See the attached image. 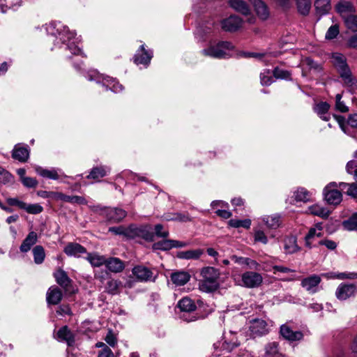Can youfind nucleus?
Wrapping results in <instances>:
<instances>
[{
	"mask_svg": "<svg viewBox=\"0 0 357 357\" xmlns=\"http://www.w3.org/2000/svg\"><path fill=\"white\" fill-rule=\"evenodd\" d=\"M49 35V40L54 43L55 47H62L68 50L73 54L78 55L82 53L80 48L75 44L76 33L70 31L68 26L61 22H53L46 28Z\"/></svg>",
	"mask_w": 357,
	"mask_h": 357,
	"instance_id": "obj_1",
	"label": "nucleus"
},
{
	"mask_svg": "<svg viewBox=\"0 0 357 357\" xmlns=\"http://www.w3.org/2000/svg\"><path fill=\"white\" fill-rule=\"evenodd\" d=\"M331 60L344 83L347 86H353L356 83V79L352 76L345 56L342 54L335 52L332 54Z\"/></svg>",
	"mask_w": 357,
	"mask_h": 357,
	"instance_id": "obj_2",
	"label": "nucleus"
},
{
	"mask_svg": "<svg viewBox=\"0 0 357 357\" xmlns=\"http://www.w3.org/2000/svg\"><path fill=\"white\" fill-rule=\"evenodd\" d=\"M201 275L203 277L199 283V289L204 292H212L216 290L219 286L218 279L220 273L213 267H205L202 268Z\"/></svg>",
	"mask_w": 357,
	"mask_h": 357,
	"instance_id": "obj_3",
	"label": "nucleus"
},
{
	"mask_svg": "<svg viewBox=\"0 0 357 357\" xmlns=\"http://www.w3.org/2000/svg\"><path fill=\"white\" fill-rule=\"evenodd\" d=\"M89 81H95L98 84H102L106 90H111L114 93L120 92L123 87L114 78L100 74L96 70L90 71L86 75Z\"/></svg>",
	"mask_w": 357,
	"mask_h": 357,
	"instance_id": "obj_4",
	"label": "nucleus"
},
{
	"mask_svg": "<svg viewBox=\"0 0 357 357\" xmlns=\"http://www.w3.org/2000/svg\"><path fill=\"white\" fill-rule=\"evenodd\" d=\"M93 211L98 212L104 216L109 222L116 223L123 220L127 215V212L120 208L102 207L100 206H93Z\"/></svg>",
	"mask_w": 357,
	"mask_h": 357,
	"instance_id": "obj_5",
	"label": "nucleus"
},
{
	"mask_svg": "<svg viewBox=\"0 0 357 357\" xmlns=\"http://www.w3.org/2000/svg\"><path fill=\"white\" fill-rule=\"evenodd\" d=\"M234 48L232 44L228 41H220L216 44H210L208 48L204 49L202 53L215 59H223L227 56V51Z\"/></svg>",
	"mask_w": 357,
	"mask_h": 357,
	"instance_id": "obj_6",
	"label": "nucleus"
},
{
	"mask_svg": "<svg viewBox=\"0 0 357 357\" xmlns=\"http://www.w3.org/2000/svg\"><path fill=\"white\" fill-rule=\"evenodd\" d=\"M339 184L336 182H331L324 189V199L328 204L337 205L342 199L341 192L337 190Z\"/></svg>",
	"mask_w": 357,
	"mask_h": 357,
	"instance_id": "obj_7",
	"label": "nucleus"
},
{
	"mask_svg": "<svg viewBox=\"0 0 357 357\" xmlns=\"http://www.w3.org/2000/svg\"><path fill=\"white\" fill-rule=\"evenodd\" d=\"M243 285L248 288L258 287L263 281V278L260 273L252 271H247L243 273L241 276Z\"/></svg>",
	"mask_w": 357,
	"mask_h": 357,
	"instance_id": "obj_8",
	"label": "nucleus"
},
{
	"mask_svg": "<svg viewBox=\"0 0 357 357\" xmlns=\"http://www.w3.org/2000/svg\"><path fill=\"white\" fill-rule=\"evenodd\" d=\"M280 333L284 340L289 342L301 341L304 337L302 331H294L288 324H282L280 326Z\"/></svg>",
	"mask_w": 357,
	"mask_h": 357,
	"instance_id": "obj_9",
	"label": "nucleus"
},
{
	"mask_svg": "<svg viewBox=\"0 0 357 357\" xmlns=\"http://www.w3.org/2000/svg\"><path fill=\"white\" fill-rule=\"evenodd\" d=\"M132 273L135 278L140 282H154L156 278L151 269L141 265L135 266Z\"/></svg>",
	"mask_w": 357,
	"mask_h": 357,
	"instance_id": "obj_10",
	"label": "nucleus"
},
{
	"mask_svg": "<svg viewBox=\"0 0 357 357\" xmlns=\"http://www.w3.org/2000/svg\"><path fill=\"white\" fill-rule=\"evenodd\" d=\"M357 286L354 284L341 283L335 291V296L340 301H345L354 296Z\"/></svg>",
	"mask_w": 357,
	"mask_h": 357,
	"instance_id": "obj_11",
	"label": "nucleus"
},
{
	"mask_svg": "<svg viewBox=\"0 0 357 357\" xmlns=\"http://www.w3.org/2000/svg\"><path fill=\"white\" fill-rule=\"evenodd\" d=\"M251 335L253 337L262 336L268 333V328L267 323L259 319H254L250 326Z\"/></svg>",
	"mask_w": 357,
	"mask_h": 357,
	"instance_id": "obj_12",
	"label": "nucleus"
},
{
	"mask_svg": "<svg viewBox=\"0 0 357 357\" xmlns=\"http://www.w3.org/2000/svg\"><path fill=\"white\" fill-rule=\"evenodd\" d=\"M243 20L236 15H231L221 21V27L225 31L233 32L238 30L242 24Z\"/></svg>",
	"mask_w": 357,
	"mask_h": 357,
	"instance_id": "obj_13",
	"label": "nucleus"
},
{
	"mask_svg": "<svg viewBox=\"0 0 357 357\" xmlns=\"http://www.w3.org/2000/svg\"><path fill=\"white\" fill-rule=\"evenodd\" d=\"M153 57L152 51L145 50L144 45H142L134 56V61L136 64L148 66Z\"/></svg>",
	"mask_w": 357,
	"mask_h": 357,
	"instance_id": "obj_14",
	"label": "nucleus"
},
{
	"mask_svg": "<svg viewBox=\"0 0 357 357\" xmlns=\"http://www.w3.org/2000/svg\"><path fill=\"white\" fill-rule=\"evenodd\" d=\"M322 229L321 223H317L314 227L310 229L308 233L305 237V245L307 248H312L313 246H315L313 243L315 238L322 236Z\"/></svg>",
	"mask_w": 357,
	"mask_h": 357,
	"instance_id": "obj_15",
	"label": "nucleus"
},
{
	"mask_svg": "<svg viewBox=\"0 0 357 357\" xmlns=\"http://www.w3.org/2000/svg\"><path fill=\"white\" fill-rule=\"evenodd\" d=\"M185 245V243L181 241L165 239L153 243V248L154 250H169L173 248H182Z\"/></svg>",
	"mask_w": 357,
	"mask_h": 357,
	"instance_id": "obj_16",
	"label": "nucleus"
},
{
	"mask_svg": "<svg viewBox=\"0 0 357 357\" xmlns=\"http://www.w3.org/2000/svg\"><path fill=\"white\" fill-rule=\"evenodd\" d=\"M321 278L319 275H312L304 278L301 281V285L307 291L314 294L317 291V287L321 282Z\"/></svg>",
	"mask_w": 357,
	"mask_h": 357,
	"instance_id": "obj_17",
	"label": "nucleus"
},
{
	"mask_svg": "<svg viewBox=\"0 0 357 357\" xmlns=\"http://www.w3.org/2000/svg\"><path fill=\"white\" fill-rule=\"evenodd\" d=\"M54 277L57 284L63 287L66 291H70L72 283L71 279L68 276L66 271L59 268L54 273Z\"/></svg>",
	"mask_w": 357,
	"mask_h": 357,
	"instance_id": "obj_18",
	"label": "nucleus"
},
{
	"mask_svg": "<svg viewBox=\"0 0 357 357\" xmlns=\"http://www.w3.org/2000/svg\"><path fill=\"white\" fill-rule=\"evenodd\" d=\"M63 252L70 257H79L86 253V249L77 243H69L63 249Z\"/></svg>",
	"mask_w": 357,
	"mask_h": 357,
	"instance_id": "obj_19",
	"label": "nucleus"
},
{
	"mask_svg": "<svg viewBox=\"0 0 357 357\" xmlns=\"http://www.w3.org/2000/svg\"><path fill=\"white\" fill-rule=\"evenodd\" d=\"M253 5L258 17L262 20H266L269 17V10L267 6L262 0H250Z\"/></svg>",
	"mask_w": 357,
	"mask_h": 357,
	"instance_id": "obj_20",
	"label": "nucleus"
},
{
	"mask_svg": "<svg viewBox=\"0 0 357 357\" xmlns=\"http://www.w3.org/2000/svg\"><path fill=\"white\" fill-rule=\"evenodd\" d=\"M63 294L57 287H51L47 292V302L48 304L57 305L62 299Z\"/></svg>",
	"mask_w": 357,
	"mask_h": 357,
	"instance_id": "obj_21",
	"label": "nucleus"
},
{
	"mask_svg": "<svg viewBox=\"0 0 357 357\" xmlns=\"http://www.w3.org/2000/svg\"><path fill=\"white\" fill-rule=\"evenodd\" d=\"M12 157L20 162H26L29 158V151L27 147L17 144L13 150Z\"/></svg>",
	"mask_w": 357,
	"mask_h": 357,
	"instance_id": "obj_22",
	"label": "nucleus"
},
{
	"mask_svg": "<svg viewBox=\"0 0 357 357\" xmlns=\"http://www.w3.org/2000/svg\"><path fill=\"white\" fill-rule=\"evenodd\" d=\"M38 241V234L36 232L32 231H30L24 240L22 241L20 250L22 252H27L35 245Z\"/></svg>",
	"mask_w": 357,
	"mask_h": 357,
	"instance_id": "obj_23",
	"label": "nucleus"
},
{
	"mask_svg": "<svg viewBox=\"0 0 357 357\" xmlns=\"http://www.w3.org/2000/svg\"><path fill=\"white\" fill-rule=\"evenodd\" d=\"M105 266L109 271L113 273H120L125 268L123 262L116 257H111L106 259Z\"/></svg>",
	"mask_w": 357,
	"mask_h": 357,
	"instance_id": "obj_24",
	"label": "nucleus"
},
{
	"mask_svg": "<svg viewBox=\"0 0 357 357\" xmlns=\"http://www.w3.org/2000/svg\"><path fill=\"white\" fill-rule=\"evenodd\" d=\"M190 279V274L185 271H177L171 274V280L176 286L185 284Z\"/></svg>",
	"mask_w": 357,
	"mask_h": 357,
	"instance_id": "obj_25",
	"label": "nucleus"
},
{
	"mask_svg": "<svg viewBox=\"0 0 357 357\" xmlns=\"http://www.w3.org/2000/svg\"><path fill=\"white\" fill-rule=\"evenodd\" d=\"M229 3L231 8L242 15H248L250 13L248 5L243 0H229Z\"/></svg>",
	"mask_w": 357,
	"mask_h": 357,
	"instance_id": "obj_26",
	"label": "nucleus"
},
{
	"mask_svg": "<svg viewBox=\"0 0 357 357\" xmlns=\"http://www.w3.org/2000/svg\"><path fill=\"white\" fill-rule=\"evenodd\" d=\"M58 337L65 341L68 346H72L75 343V337L68 326L61 327L57 332Z\"/></svg>",
	"mask_w": 357,
	"mask_h": 357,
	"instance_id": "obj_27",
	"label": "nucleus"
},
{
	"mask_svg": "<svg viewBox=\"0 0 357 357\" xmlns=\"http://www.w3.org/2000/svg\"><path fill=\"white\" fill-rule=\"evenodd\" d=\"M330 105L326 102H321L317 104L314 108V112L324 121H328L331 116L328 114Z\"/></svg>",
	"mask_w": 357,
	"mask_h": 357,
	"instance_id": "obj_28",
	"label": "nucleus"
},
{
	"mask_svg": "<svg viewBox=\"0 0 357 357\" xmlns=\"http://www.w3.org/2000/svg\"><path fill=\"white\" fill-rule=\"evenodd\" d=\"M177 307L181 310V311L185 313H190L196 310L195 303L188 297H184L181 299L178 302Z\"/></svg>",
	"mask_w": 357,
	"mask_h": 357,
	"instance_id": "obj_29",
	"label": "nucleus"
},
{
	"mask_svg": "<svg viewBox=\"0 0 357 357\" xmlns=\"http://www.w3.org/2000/svg\"><path fill=\"white\" fill-rule=\"evenodd\" d=\"M264 349L265 353L263 357H285L280 352L278 343L275 342L268 343Z\"/></svg>",
	"mask_w": 357,
	"mask_h": 357,
	"instance_id": "obj_30",
	"label": "nucleus"
},
{
	"mask_svg": "<svg viewBox=\"0 0 357 357\" xmlns=\"http://www.w3.org/2000/svg\"><path fill=\"white\" fill-rule=\"evenodd\" d=\"M284 248L286 253L293 254L299 250L296 238L294 236H287L284 240Z\"/></svg>",
	"mask_w": 357,
	"mask_h": 357,
	"instance_id": "obj_31",
	"label": "nucleus"
},
{
	"mask_svg": "<svg viewBox=\"0 0 357 357\" xmlns=\"http://www.w3.org/2000/svg\"><path fill=\"white\" fill-rule=\"evenodd\" d=\"M133 237L135 236H138L142 237L146 241H153L154 240V234L146 227H140V228H133L132 231Z\"/></svg>",
	"mask_w": 357,
	"mask_h": 357,
	"instance_id": "obj_32",
	"label": "nucleus"
},
{
	"mask_svg": "<svg viewBox=\"0 0 357 357\" xmlns=\"http://www.w3.org/2000/svg\"><path fill=\"white\" fill-rule=\"evenodd\" d=\"M36 172L40 176L52 180H57L59 178L58 170L56 169H44L41 167L37 166L35 167Z\"/></svg>",
	"mask_w": 357,
	"mask_h": 357,
	"instance_id": "obj_33",
	"label": "nucleus"
},
{
	"mask_svg": "<svg viewBox=\"0 0 357 357\" xmlns=\"http://www.w3.org/2000/svg\"><path fill=\"white\" fill-rule=\"evenodd\" d=\"M336 10L344 18L349 13H354L355 9L353 4L349 1H342L336 5Z\"/></svg>",
	"mask_w": 357,
	"mask_h": 357,
	"instance_id": "obj_34",
	"label": "nucleus"
},
{
	"mask_svg": "<svg viewBox=\"0 0 357 357\" xmlns=\"http://www.w3.org/2000/svg\"><path fill=\"white\" fill-rule=\"evenodd\" d=\"M316 12L320 16L327 14L331 8V0H316L314 2Z\"/></svg>",
	"mask_w": 357,
	"mask_h": 357,
	"instance_id": "obj_35",
	"label": "nucleus"
},
{
	"mask_svg": "<svg viewBox=\"0 0 357 357\" xmlns=\"http://www.w3.org/2000/svg\"><path fill=\"white\" fill-rule=\"evenodd\" d=\"M231 259L238 264L248 266L250 269L259 270V264L255 260L235 255L231 257Z\"/></svg>",
	"mask_w": 357,
	"mask_h": 357,
	"instance_id": "obj_36",
	"label": "nucleus"
},
{
	"mask_svg": "<svg viewBox=\"0 0 357 357\" xmlns=\"http://www.w3.org/2000/svg\"><path fill=\"white\" fill-rule=\"evenodd\" d=\"M108 231L116 235H122L128 238H133V227L131 226L128 228H126L123 226L112 227H109Z\"/></svg>",
	"mask_w": 357,
	"mask_h": 357,
	"instance_id": "obj_37",
	"label": "nucleus"
},
{
	"mask_svg": "<svg viewBox=\"0 0 357 357\" xmlns=\"http://www.w3.org/2000/svg\"><path fill=\"white\" fill-rule=\"evenodd\" d=\"M108 172H109V168L107 167H93L90 172V174L87 176V178L98 179L105 176Z\"/></svg>",
	"mask_w": 357,
	"mask_h": 357,
	"instance_id": "obj_38",
	"label": "nucleus"
},
{
	"mask_svg": "<svg viewBox=\"0 0 357 357\" xmlns=\"http://www.w3.org/2000/svg\"><path fill=\"white\" fill-rule=\"evenodd\" d=\"M239 345L240 342L238 340H224L222 342H217L214 344V347L215 349L218 348V347H220L222 350L225 351L227 352H231Z\"/></svg>",
	"mask_w": 357,
	"mask_h": 357,
	"instance_id": "obj_39",
	"label": "nucleus"
},
{
	"mask_svg": "<svg viewBox=\"0 0 357 357\" xmlns=\"http://www.w3.org/2000/svg\"><path fill=\"white\" fill-rule=\"evenodd\" d=\"M86 259L94 267H100L106 263V259L96 253H89Z\"/></svg>",
	"mask_w": 357,
	"mask_h": 357,
	"instance_id": "obj_40",
	"label": "nucleus"
},
{
	"mask_svg": "<svg viewBox=\"0 0 357 357\" xmlns=\"http://www.w3.org/2000/svg\"><path fill=\"white\" fill-rule=\"evenodd\" d=\"M295 1L299 13L303 15H308L312 6L311 0H295Z\"/></svg>",
	"mask_w": 357,
	"mask_h": 357,
	"instance_id": "obj_41",
	"label": "nucleus"
},
{
	"mask_svg": "<svg viewBox=\"0 0 357 357\" xmlns=\"http://www.w3.org/2000/svg\"><path fill=\"white\" fill-rule=\"evenodd\" d=\"M33 255L34 262L36 264H40L44 261L45 257V252L43 247L42 245H36L33 248Z\"/></svg>",
	"mask_w": 357,
	"mask_h": 357,
	"instance_id": "obj_42",
	"label": "nucleus"
},
{
	"mask_svg": "<svg viewBox=\"0 0 357 357\" xmlns=\"http://www.w3.org/2000/svg\"><path fill=\"white\" fill-rule=\"evenodd\" d=\"M262 220L271 229H276L280 225V217L278 215L264 216Z\"/></svg>",
	"mask_w": 357,
	"mask_h": 357,
	"instance_id": "obj_43",
	"label": "nucleus"
},
{
	"mask_svg": "<svg viewBox=\"0 0 357 357\" xmlns=\"http://www.w3.org/2000/svg\"><path fill=\"white\" fill-rule=\"evenodd\" d=\"M121 284L122 283L121 281L110 279L107 282L105 286L106 291L112 295L116 294L119 293V289Z\"/></svg>",
	"mask_w": 357,
	"mask_h": 357,
	"instance_id": "obj_44",
	"label": "nucleus"
},
{
	"mask_svg": "<svg viewBox=\"0 0 357 357\" xmlns=\"http://www.w3.org/2000/svg\"><path fill=\"white\" fill-rule=\"evenodd\" d=\"M339 188L341 190H347L346 193L353 197H357V183L351 184L347 183H339Z\"/></svg>",
	"mask_w": 357,
	"mask_h": 357,
	"instance_id": "obj_45",
	"label": "nucleus"
},
{
	"mask_svg": "<svg viewBox=\"0 0 357 357\" xmlns=\"http://www.w3.org/2000/svg\"><path fill=\"white\" fill-rule=\"evenodd\" d=\"M294 196L296 201L307 202L310 200L311 193L303 188H299L294 192Z\"/></svg>",
	"mask_w": 357,
	"mask_h": 357,
	"instance_id": "obj_46",
	"label": "nucleus"
},
{
	"mask_svg": "<svg viewBox=\"0 0 357 357\" xmlns=\"http://www.w3.org/2000/svg\"><path fill=\"white\" fill-rule=\"evenodd\" d=\"M343 20L347 29L354 32H357V15L350 14L344 16Z\"/></svg>",
	"mask_w": 357,
	"mask_h": 357,
	"instance_id": "obj_47",
	"label": "nucleus"
},
{
	"mask_svg": "<svg viewBox=\"0 0 357 357\" xmlns=\"http://www.w3.org/2000/svg\"><path fill=\"white\" fill-rule=\"evenodd\" d=\"M308 211L312 215L324 218H328L329 215L328 210L317 204L309 207Z\"/></svg>",
	"mask_w": 357,
	"mask_h": 357,
	"instance_id": "obj_48",
	"label": "nucleus"
},
{
	"mask_svg": "<svg viewBox=\"0 0 357 357\" xmlns=\"http://www.w3.org/2000/svg\"><path fill=\"white\" fill-rule=\"evenodd\" d=\"M202 254V251L200 250H188L179 252L177 255L180 259H198Z\"/></svg>",
	"mask_w": 357,
	"mask_h": 357,
	"instance_id": "obj_49",
	"label": "nucleus"
},
{
	"mask_svg": "<svg viewBox=\"0 0 357 357\" xmlns=\"http://www.w3.org/2000/svg\"><path fill=\"white\" fill-rule=\"evenodd\" d=\"M229 225L234 228L243 227L245 229H249L251 225V220L250 219H245L243 220L231 219L229 221Z\"/></svg>",
	"mask_w": 357,
	"mask_h": 357,
	"instance_id": "obj_50",
	"label": "nucleus"
},
{
	"mask_svg": "<svg viewBox=\"0 0 357 357\" xmlns=\"http://www.w3.org/2000/svg\"><path fill=\"white\" fill-rule=\"evenodd\" d=\"M343 226L349 231L357 230V213L353 214L348 220H344Z\"/></svg>",
	"mask_w": 357,
	"mask_h": 357,
	"instance_id": "obj_51",
	"label": "nucleus"
},
{
	"mask_svg": "<svg viewBox=\"0 0 357 357\" xmlns=\"http://www.w3.org/2000/svg\"><path fill=\"white\" fill-rule=\"evenodd\" d=\"M166 220H178L181 222H188L191 220V218L188 213H174L172 215H166L165 216Z\"/></svg>",
	"mask_w": 357,
	"mask_h": 357,
	"instance_id": "obj_52",
	"label": "nucleus"
},
{
	"mask_svg": "<svg viewBox=\"0 0 357 357\" xmlns=\"http://www.w3.org/2000/svg\"><path fill=\"white\" fill-rule=\"evenodd\" d=\"M273 74L276 79H290L291 73L288 70L281 69L278 67L274 68Z\"/></svg>",
	"mask_w": 357,
	"mask_h": 357,
	"instance_id": "obj_53",
	"label": "nucleus"
},
{
	"mask_svg": "<svg viewBox=\"0 0 357 357\" xmlns=\"http://www.w3.org/2000/svg\"><path fill=\"white\" fill-rule=\"evenodd\" d=\"M13 182V175L2 167L0 170V184L6 185Z\"/></svg>",
	"mask_w": 357,
	"mask_h": 357,
	"instance_id": "obj_54",
	"label": "nucleus"
},
{
	"mask_svg": "<svg viewBox=\"0 0 357 357\" xmlns=\"http://www.w3.org/2000/svg\"><path fill=\"white\" fill-rule=\"evenodd\" d=\"M273 82L269 70H265L260 74V82L262 86H269Z\"/></svg>",
	"mask_w": 357,
	"mask_h": 357,
	"instance_id": "obj_55",
	"label": "nucleus"
},
{
	"mask_svg": "<svg viewBox=\"0 0 357 357\" xmlns=\"http://www.w3.org/2000/svg\"><path fill=\"white\" fill-rule=\"evenodd\" d=\"M29 214H38L43 211V208L39 204H26L24 209Z\"/></svg>",
	"mask_w": 357,
	"mask_h": 357,
	"instance_id": "obj_56",
	"label": "nucleus"
},
{
	"mask_svg": "<svg viewBox=\"0 0 357 357\" xmlns=\"http://www.w3.org/2000/svg\"><path fill=\"white\" fill-rule=\"evenodd\" d=\"M215 24L213 22H208L197 29V33L201 35H207L212 32L214 29Z\"/></svg>",
	"mask_w": 357,
	"mask_h": 357,
	"instance_id": "obj_57",
	"label": "nucleus"
},
{
	"mask_svg": "<svg viewBox=\"0 0 357 357\" xmlns=\"http://www.w3.org/2000/svg\"><path fill=\"white\" fill-rule=\"evenodd\" d=\"M273 273L275 275L294 273L295 271L288 267L280 265L273 266Z\"/></svg>",
	"mask_w": 357,
	"mask_h": 357,
	"instance_id": "obj_58",
	"label": "nucleus"
},
{
	"mask_svg": "<svg viewBox=\"0 0 357 357\" xmlns=\"http://www.w3.org/2000/svg\"><path fill=\"white\" fill-rule=\"evenodd\" d=\"M65 202H68L71 204H86V200L84 197L77 195H66Z\"/></svg>",
	"mask_w": 357,
	"mask_h": 357,
	"instance_id": "obj_59",
	"label": "nucleus"
},
{
	"mask_svg": "<svg viewBox=\"0 0 357 357\" xmlns=\"http://www.w3.org/2000/svg\"><path fill=\"white\" fill-rule=\"evenodd\" d=\"M339 33V26L337 24H334L328 28L325 37L327 40H332L335 38Z\"/></svg>",
	"mask_w": 357,
	"mask_h": 357,
	"instance_id": "obj_60",
	"label": "nucleus"
},
{
	"mask_svg": "<svg viewBox=\"0 0 357 357\" xmlns=\"http://www.w3.org/2000/svg\"><path fill=\"white\" fill-rule=\"evenodd\" d=\"M331 278H336L339 280H345V279H356L357 273H331Z\"/></svg>",
	"mask_w": 357,
	"mask_h": 357,
	"instance_id": "obj_61",
	"label": "nucleus"
},
{
	"mask_svg": "<svg viewBox=\"0 0 357 357\" xmlns=\"http://www.w3.org/2000/svg\"><path fill=\"white\" fill-rule=\"evenodd\" d=\"M105 341L112 347H114L117 344V337L113 331L109 329L105 337Z\"/></svg>",
	"mask_w": 357,
	"mask_h": 357,
	"instance_id": "obj_62",
	"label": "nucleus"
},
{
	"mask_svg": "<svg viewBox=\"0 0 357 357\" xmlns=\"http://www.w3.org/2000/svg\"><path fill=\"white\" fill-rule=\"evenodd\" d=\"M6 202L11 206H17L20 209H24L26 203L19 200L17 198H8Z\"/></svg>",
	"mask_w": 357,
	"mask_h": 357,
	"instance_id": "obj_63",
	"label": "nucleus"
},
{
	"mask_svg": "<svg viewBox=\"0 0 357 357\" xmlns=\"http://www.w3.org/2000/svg\"><path fill=\"white\" fill-rule=\"evenodd\" d=\"M21 182L25 187L29 188H34L38 185V181L32 177L26 176Z\"/></svg>",
	"mask_w": 357,
	"mask_h": 357,
	"instance_id": "obj_64",
	"label": "nucleus"
}]
</instances>
